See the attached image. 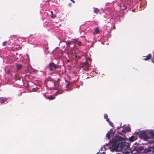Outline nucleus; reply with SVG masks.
<instances>
[{
    "label": "nucleus",
    "instance_id": "obj_1",
    "mask_svg": "<svg viewBox=\"0 0 154 154\" xmlns=\"http://www.w3.org/2000/svg\"><path fill=\"white\" fill-rule=\"evenodd\" d=\"M123 138L120 136H116L114 138L110 140L111 143L112 144V147L115 149L118 150L119 148L121 150H125L129 147V144L126 141L123 142Z\"/></svg>",
    "mask_w": 154,
    "mask_h": 154
},
{
    "label": "nucleus",
    "instance_id": "obj_2",
    "mask_svg": "<svg viewBox=\"0 0 154 154\" xmlns=\"http://www.w3.org/2000/svg\"><path fill=\"white\" fill-rule=\"evenodd\" d=\"M137 134L140 138L143 139L145 140H146L150 138V137L147 135L146 132L145 131H140L137 132Z\"/></svg>",
    "mask_w": 154,
    "mask_h": 154
},
{
    "label": "nucleus",
    "instance_id": "obj_3",
    "mask_svg": "<svg viewBox=\"0 0 154 154\" xmlns=\"http://www.w3.org/2000/svg\"><path fill=\"white\" fill-rule=\"evenodd\" d=\"M60 66L55 64L54 63L52 62L49 63L48 66L49 71H51L58 69L60 67Z\"/></svg>",
    "mask_w": 154,
    "mask_h": 154
},
{
    "label": "nucleus",
    "instance_id": "obj_4",
    "mask_svg": "<svg viewBox=\"0 0 154 154\" xmlns=\"http://www.w3.org/2000/svg\"><path fill=\"white\" fill-rule=\"evenodd\" d=\"M8 98L5 97H1L0 98V103H7Z\"/></svg>",
    "mask_w": 154,
    "mask_h": 154
},
{
    "label": "nucleus",
    "instance_id": "obj_5",
    "mask_svg": "<svg viewBox=\"0 0 154 154\" xmlns=\"http://www.w3.org/2000/svg\"><path fill=\"white\" fill-rule=\"evenodd\" d=\"M113 132V129H111L109 131H108V133L106 134V137H107L108 139H109L110 138V134H112Z\"/></svg>",
    "mask_w": 154,
    "mask_h": 154
},
{
    "label": "nucleus",
    "instance_id": "obj_6",
    "mask_svg": "<svg viewBox=\"0 0 154 154\" xmlns=\"http://www.w3.org/2000/svg\"><path fill=\"white\" fill-rule=\"evenodd\" d=\"M152 57V55L151 54H149L146 57L143 59V60H149Z\"/></svg>",
    "mask_w": 154,
    "mask_h": 154
},
{
    "label": "nucleus",
    "instance_id": "obj_7",
    "mask_svg": "<svg viewBox=\"0 0 154 154\" xmlns=\"http://www.w3.org/2000/svg\"><path fill=\"white\" fill-rule=\"evenodd\" d=\"M135 149L138 152H140L143 149V147H137L135 148Z\"/></svg>",
    "mask_w": 154,
    "mask_h": 154
},
{
    "label": "nucleus",
    "instance_id": "obj_8",
    "mask_svg": "<svg viewBox=\"0 0 154 154\" xmlns=\"http://www.w3.org/2000/svg\"><path fill=\"white\" fill-rule=\"evenodd\" d=\"M89 66V65L88 64V63L86 61L85 63H83L82 65V66L83 68H88Z\"/></svg>",
    "mask_w": 154,
    "mask_h": 154
},
{
    "label": "nucleus",
    "instance_id": "obj_9",
    "mask_svg": "<svg viewBox=\"0 0 154 154\" xmlns=\"http://www.w3.org/2000/svg\"><path fill=\"white\" fill-rule=\"evenodd\" d=\"M94 32L95 34H97L99 33V30L98 28L97 27H96L95 28Z\"/></svg>",
    "mask_w": 154,
    "mask_h": 154
},
{
    "label": "nucleus",
    "instance_id": "obj_10",
    "mask_svg": "<svg viewBox=\"0 0 154 154\" xmlns=\"http://www.w3.org/2000/svg\"><path fill=\"white\" fill-rule=\"evenodd\" d=\"M51 17L52 18H54L55 17H56V15L55 14H53V12L52 11H51Z\"/></svg>",
    "mask_w": 154,
    "mask_h": 154
},
{
    "label": "nucleus",
    "instance_id": "obj_11",
    "mask_svg": "<svg viewBox=\"0 0 154 154\" xmlns=\"http://www.w3.org/2000/svg\"><path fill=\"white\" fill-rule=\"evenodd\" d=\"M149 134L152 137H154V132L153 131H150L149 132Z\"/></svg>",
    "mask_w": 154,
    "mask_h": 154
},
{
    "label": "nucleus",
    "instance_id": "obj_12",
    "mask_svg": "<svg viewBox=\"0 0 154 154\" xmlns=\"http://www.w3.org/2000/svg\"><path fill=\"white\" fill-rule=\"evenodd\" d=\"M22 67V66L20 64H17V70L20 69Z\"/></svg>",
    "mask_w": 154,
    "mask_h": 154
},
{
    "label": "nucleus",
    "instance_id": "obj_13",
    "mask_svg": "<svg viewBox=\"0 0 154 154\" xmlns=\"http://www.w3.org/2000/svg\"><path fill=\"white\" fill-rule=\"evenodd\" d=\"M94 12L95 13L97 14L99 12V11L98 8H94Z\"/></svg>",
    "mask_w": 154,
    "mask_h": 154
},
{
    "label": "nucleus",
    "instance_id": "obj_14",
    "mask_svg": "<svg viewBox=\"0 0 154 154\" xmlns=\"http://www.w3.org/2000/svg\"><path fill=\"white\" fill-rule=\"evenodd\" d=\"M47 98L49 100H52L54 99V97L52 96H51L48 97Z\"/></svg>",
    "mask_w": 154,
    "mask_h": 154
},
{
    "label": "nucleus",
    "instance_id": "obj_15",
    "mask_svg": "<svg viewBox=\"0 0 154 154\" xmlns=\"http://www.w3.org/2000/svg\"><path fill=\"white\" fill-rule=\"evenodd\" d=\"M149 143H154V139H152L150 141H149ZM154 147V146H153Z\"/></svg>",
    "mask_w": 154,
    "mask_h": 154
},
{
    "label": "nucleus",
    "instance_id": "obj_16",
    "mask_svg": "<svg viewBox=\"0 0 154 154\" xmlns=\"http://www.w3.org/2000/svg\"><path fill=\"white\" fill-rule=\"evenodd\" d=\"M63 91L62 90H59L57 92L58 94H61L63 93Z\"/></svg>",
    "mask_w": 154,
    "mask_h": 154
},
{
    "label": "nucleus",
    "instance_id": "obj_17",
    "mask_svg": "<svg viewBox=\"0 0 154 154\" xmlns=\"http://www.w3.org/2000/svg\"><path fill=\"white\" fill-rule=\"evenodd\" d=\"M7 41H5L2 43V45L3 46H6L7 43Z\"/></svg>",
    "mask_w": 154,
    "mask_h": 154
},
{
    "label": "nucleus",
    "instance_id": "obj_18",
    "mask_svg": "<svg viewBox=\"0 0 154 154\" xmlns=\"http://www.w3.org/2000/svg\"><path fill=\"white\" fill-rule=\"evenodd\" d=\"M48 80L49 81H52L54 83H55V82L54 80H52V79H51V77H50L48 78Z\"/></svg>",
    "mask_w": 154,
    "mask_h": 154
},
{
    "label": "nucleus",
    "instance_id": "obj_19",
    "mask_svg": "<svg viewBox=\"0 0 154 154\" xmlns=\"http://www.w3.org/2000/svg\"><path fill=\"white\" fill-rule=\"evenodd\" d=\"M109 125L111 126L112 127H114V125L113 123L111 122H109Z\"/></svg>",
    "mask_w": 154,
    "mask_h": 154
},
{
    "label": "nucleus",
    "instance_id": "obj_20",
    "mask_svg": "<svg viewBox=\"0 0 154 154\" xmlns=\"http://www.w3.org/2000/svg\"><path fill=\"white\" fill-rule=\"evenodd\" d=\"M38 90V88H33L32 89V91H37Z\"/></svg>",
    "mask_w": 154,
    "mask_h": 154
},
{
    "label": "nucleus",
    "instance_id": "obj_21",
    "mask_svg": "<svg viewBox=\"0 0 154 154\" xmlns=\"http://www.w3.org/2000/svg\"><path fill=\"white\" fill-rule=\"evenodd\" d=\"M108 115L107 114H105L104 115V117L105 119H107L108 118Z\"/></svg>",
    "mask_w": 154,
    "mask_h": 154
},
{
    "label": "nucleus",
    "instance_id": "obj_22",
    "mask_svg": "<svg viewBox=\"0 0 154 154\" xmlns=\"http://www.w3.org/2000/svg\"><path fill=\"white\" fill-rule=\"evenodd\" d=\"M81 42L80 41H78L77 42L76 44L78 45L79 46H80L81 45Z\"/></svg>",
    "mask_w": 154,
    "mask_h": 154
},
{
    "label": "nucleus",
    "instance_id": "obj_23",
    "mask_svg": "<svg viewBox=\"0 0 154 154\" xmlns=\"http://www.w3.org/2000/svg\"><path fill=\"white\" fill-rule=\"evenodd\" d=\"M69 84H70V83L69 82H68V84H67V85H66V88H68V87L69 86Z\"/></svg>",
    "mask_w": 154,
    "mask_h": 154
},
{
    "label": "nucleus",
    "instance_id": "obj_24",
    "mask_svg": "<svg viewBox=\"0 0 154 154\" xmlns=\"http://www.w3.org/2000/svg\"><path fill=\"white\" fill-rule=\"evenodd\" d=\"M45 49L46 50H47L49 49V48L48 46H46L45 47Z\"/></svg>",
    "mask_w": 154,
    "mask_h": 154
},
{
    "label": "nucleus",
    "instance_id": "obj_25",
    "mask_svg": "<svg viewBox=\"0 0 154 154\" xmlns=\"http://www.w3.org/2000/svg\"><path fill=\"white\" fill-rule=\"evenodd\" d=\"M106 121L108 122H110L109 121V119L107 118V119H106Z\"/></svg>",
    "mask_w": 154,
    "mask_h": 154
},
{
    "label": "nucleus",
    "instance_id": "obj_26",
    "mask_svg": "<svg viewBox=\"0 0 154 154\" xmlns=\"http://www.w3.org/2000/svg\"><path fill=\"white\" fill-rule=\"evenodd\" d=\"M113 29H116V26H115V25L113 27Z\"/></svg>",
    "mask_w": 154,
    "mask_h": 154
},
{
    "label": "nucleus",
    "instance_id": "obj_27",
    "mask_svg": "<svg viewBox=\"0 0 154 154\" xmlns=\"http://www.w3.org/2000/svg\"><path fill=\"white\" fill-rule=\"evenodd\" d=\"M60 81V79H58L57 80V82H58Z\"/></svg>",
    "mask_w": 154,
    "mask_h": 154
},
{
    "label": "nucleus",
    "instance_id": "obj_28",
    "mask_svg": "<svg viewBox=\"0 0 154 154\" xmlns=\"http://www.w3.org/2000/svg\"><path fill=\"white\" fill-rule=\"evenodd\" d=\"M128 131H130V128H129V129L128 130Z\"/></svg>",
    "mask_w": 154,
    "mask_h": 154
},
{
    "label": "nucleus",
    "instance_id": "obj_29",
    "mask_svg": "<svg viewBox=\"0 0 154 154\" xmlns=\"http://www.w3.org/2000/svg\"><path fill=\"white\" fill-rule=\"evenodd\" d=\"M79 58H80V57H78Z\"/></svg>",
    "mask_w": 154,
    "mask_h": 154
},
{
    "label": "nucleus",
    "instance_id": "obj_30",
    "mask_svg": "<svg viewBox=\"0 0 154 154\" xmlns=\"http://www.w3.org/2000/svg\"><path fill=\"white\" fill-rule=\"evenodd\" d=\"M15 80H17L16 79V78H15Z\"/></svg>",
    "mask_w": 154,
    "mask_h": 154
},
{
    "label": "nucleus",
    "instance_id": "obj_31",
    "mask_svg": "<svg viewBox=\"0 0 154 154\" xmlns=\"http://www.w3.org/2000/svg\"><path fill=\"white\" fill-rule=\"evenodd\" d=\"M79 86H78V88H79Z\"/></svg>",
    "mask_w": 154,
    "mask_h": 154
},
{
    "label": "nucleus",
    "instance_id": "obj_32",
    "mask_svg": "<svg viewBox=\"0 0 154 154\" xmlns=\"http://www.w3.org/2000/svg\"><path fill=\"white\" fill-rule=\"evenodd\" d=\"M97 154H98V153H97Z\"/></svg>",
    "mask_w": 154,
    "mask_h": 154
},
{
    "label": "nucleus",
    "instance_id": "obj_33",
    "mask_svg": "<svg viewBox=\"0 0 154 154\" xmlns=\"http://www.w3.org/2000/svg\"><path fill=\"white\" fill-rule=\"evenodd\" d=\"M118 154H119V153H118Z\"/></svg>",
    "mask_w": 154,
    "mask_h": 154
}]
</instances>
